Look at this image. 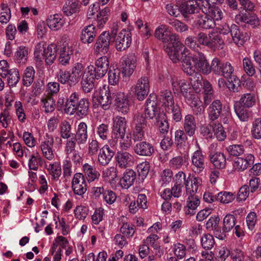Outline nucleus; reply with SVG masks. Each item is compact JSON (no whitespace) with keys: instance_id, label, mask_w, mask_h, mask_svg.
Returning a JSON list of instances; mask_svg holds the SVG:
<instances>
[{"instance_id":"nucleus-1","label":"nucleus","mask_w":261,"mask_h":261,"mask_svg":"<svg viewBox=\"0 0 261 261\" xmlns=\"http://www.w3.org/2000/svg\"><path fill=\"white\" fill-rule=\"evenodd\" d=\"M64 110L68 114L75 113L77 116L83 118L89 112V102L87 98H81L79 93L74 92L67 99Z\"/></svg>"},{"instance_id":"nucleus-2","label":"nucleus","mask_w":261,"mask_h":261,"mask_svg":"<svg viewBox=\"0 0 261 261\" xmlns=\"http://www.w3.org/2000/svg\"><path fill=\"white\" fill-rule=\"evenodd\" d=\"M166 51L173 62H182V68L184 72H191V67H193L191 63L192 56L189 55V50L183 44L175 47H167Z\"/></svg>"},{"instance_id":"nucleus-3","label":"nucleus","mask_w":261,"mask_h":261,"mask_svg":"<svg viewBox=\"0 0 261 261\" xmlns=\"http://www.w3.org/2000/svg\"><path fill=\"white\" fill-rule=\"evenodd\" d=\"M177 4L179 5L180 13L186 21H193L199 12H202V5L195 0H178Z\"/></svg>"},{"instance_id":"nucleus-4","label":"nucleus","mask_w":261,"mask_h":261,"mask_svg":"<svg viewBox=\"0 0 261 261\" xmlns=\"http://www.w3.org/2000/svg\"><path fill=\"white\" fill-rule=\"evenodd\" d=\"M109 68V61L106 56L98 58L95 63V65H90L87 69L89 72L94 74V77L98 80L102 77Z\"/></svg>"},{"instance_id":"nucleus-5","label":"nucleus","mask_w":261,"mask_h":261,"mask_svg":"<svg viewBox=\"0 0 261 261\" xmlns=\"http://www.w3.org/2000/svg\"><path fill=\"white\" fill-rule=\"evenodd\" d=\"M111 35L108 32H102L97 38L94 50L96 54H106L109 50Z\"/></svg>"},{"instance_id":"nucleus-6","label":"nucleus","mask_w":261,"mask_h":261,"mask_svg":"<svg viewBox=\"0 0 261 261\" xmlns=\"http://www.w3.org/2000/svg\"><path fill=\"white\" fill-rule=\"evenodd\" d=\"M235 21L238 24L245 23L252 28L259 25V21L257 16L254 13L247 11L244 12L241 11L237 14Z\"/></svg>"},{"instance_id":"nucleus-7","label":"nucleus","mask_w":261,"mask_h":261,"mask_svg":"<svg viewBox=\"0 0 261 261\" xmlns=\"http://www.w3.org/2000/svg\"><path fill=\"white\" fill-rule=\"evenodd\" d=\"M131 40V33L125 30H122L114 37L116 49L119 51L125 50L130 46Z\"/></svg>"},{"instance_id":"nucleus-8","label":"nucleus","mask_w":261,"mask_h":261,"mask_svg":"<svg viewBox=\"0 0 261 261\" xmlns=\"http://www.w3.org/2000/svg\"><path fill=\"white\" fill-rule=\"evenodd\" d=\"M114 105L119 112L125 114L129 110L130 101L127 95L123 92L113 93Z\"/></svg>"},{"instance_id":"nucleus-9","label":"nucleus","mask_w":261,"mask_h":261,"mask_svg":"<svg viewBox=\"0 0 261 261\" xmlns=\"http://www.w3.org/2000/svg\"><path fill=\"white\" fill-rule=\"evenodd\" d=\"M149 83L148 77L142 76L137 81L135 87V94L139 100H144L149 92Z\"/></svg>"},{"instance_id":"nucleus-10","label":"nucleus","mask_w":261,"mask_h":261,"mask_svg":"<svg viewBox=\"0 0 261 261\" xmlns=\"http://www.w3.org/2000/svg\"><path fill=\"white\" fill-rule=\"evenodd\" d=\"M72 188L75 194L83 196L87 190V183L83 174L76 173L72 181Z\"/></svg>"},{"instance_id":"nucleus-11","label":"nucleus","mask_w":261,"mask_h":261,"mask_svg":"<svg viewBox=\"0 0 261 261\" xmlns=\"http://www.w3.org/2000/svg\"><path fill=\"white\" fill-rule=\"evenodd\" d=\"M191 60L194 62L195 68L204 74L210 73V65L203 54L197 53L192 56Z\"/></svg>"},{"instance_id":"nucleus-12","label":"nucleus","mask_w":261,"mask_h":261,"mask_svg":"<svg viewBox=\"0 0 261 261\" xmlns=\"http://www.w3.org/2000/svg\"><path fill=\"white\" fill-rule=\"evenodd\" d=\"M192 170L196 174L202 173L205 168V163L204 155L200 150L195 151L191 158Z\"/></svg>"},{"instance_id":"nucleus-13","label":"nucleus","mask_w":261,"mask_h":261,"mask_svg":"<svg viewBox=\"0 0 261 261\" xmlns=\"http://www.w3.org/2000/svg\"><path fill=\"white\" fill-rule=\"evenodd\" d=\"M230 35L231 38L228 40V42L232 40L238 46L243 45L247 39V33L235 24L231 25Z\"/></svg>"},{"instance_id":"nucleus-14","label":"nucleus","mask_w":261,"mask_h":261,"mask_svg":"<svg viewBox=\"0 0 261 261\" xmlns=\"http://www.w3.org/2000/svg\"><path fill=\"white\" fill-rule=\"evenodd\" d=\"M115 154V151L108 145H104L99 149L98 155V162L101 166L107 165Z\"/></svg>"},{"instance_id":"nucleus-15","label":"nucleus","mask_w":261,"mask_h":261,"mask_svg":"<svg viewBox=\"0 0 261 261\" xmlns=\"http://www.w3.org/2000/svg\"><path fill=\"white\" fill-rule=\"evenodd\" d=\"M134 150L137 155L144 156H150L154 152L153 145L146 141L137 143L134 147Z\"/></svg>"},{"instance_id":"nucleus-16","label":"nucleus","mask_w":261,"mask_h":261,"mask_svg":"<svg viewBox=\"0 0 261 261\" xmlns=\"http://www.w3.org/2000/svg\"><path fill=\"white\" fill-rule=\"evenodd\" d=\"M197 15L193 21L199 28L204 29H210L215 27V21L207 13L200 12Z\"/></svg>"},{"instance_id":"nucleus-17","label":"nucleus","mask_w":261,"mask_h":261,"mask_svg":"<svg viewBox=\"0 0 261 261\" xmlns=\"http://www.w3.org/2000/svg\"><path fill=\"white\" fill-rule=\"evenodd\" d=\"M136 67V58L134 55H130L122 59L120 68L122 73L125 76H129L134 71Z\"/></svg>"},{"instance_id":"nucleus-18","label":"nucleus","mask_w":261,"mask_h":261,"mask_svg":"<svg viewBox=\"0 0 261 261\" xmlns=\"http://www.w3.org/2000/svg\"><path fill=\"white\" fill-rule=\"evenodd\" d=\"M127 121L125 118L122 117H116L114 120L112 129V134L114 138L120 137L126 134Z\"/></svg>"},{"instance_id":"nucleus-19","label":"nucleus","mask_w":261,"mask_h":261,"mask_svg":"<svg viewBox=\"0 0 261 261\" xmlns=\"http://www.w3.org/2000/svg\"><path fill=\"white\" fill-rule=\"evenodd\" d=\"M191 72H185L188 75L191 76L190 80L192 86V88L195 93H199L201 91V89L203 86L202 76L198 72L195 71L194 67H191Z\"/></svg>"},{"instance_id":"nucleus-20","label":"nucleus","mask_w":261,"mask_h":261,"mask_svg":"<svg viewBox=\"0 0 261 261\" xmlns=\"http://www.w3.org/2000/svg\"><path fill=\"white\" fill-rule=\"evenodd\" d=\"M202 4L203 6L202 12L207 13L208 15H210L209 16L214 20H218L222 18L223 13L218 7L211 6L208 1L202 2Z\"/></svg>"},{"instance_id":"nucleus-21","label":"nucleus","mask_w":261,"mask_h":261,"mask_svg":"<svg viewBox=\"0 0 261 261\" xmlns=\"http://www.w3.org/2000/svg\"><path fill=\"white\" fill-rule=\"evenodd\" d=\"M54 143L53 137L46 135L45 140L40 145L43 155L48 160H51L54 158V154L53 151Z\"/></svg>"},{"instance_id":"nucleus-22","label":"nucleus","mask_w":261,"mask_h":261,"mask_svg":"<svg viewBox=\"0 0 261 261\" xmlns=\"http://www.w3.org/2000/svg\"><path fill=\"white\" fill-rule=\"evenodd\" d=\"M134 157L128 152L118 151L116 155V163L121 168H126L133 163Z\"/></svg>"},{"instance_id":"nucleus-23","label":"nucleus","mask_w":261,"mask_h":261,"mask_svg":"<svg viewBox=\"0 0 261 261\" xmlns=\"http://www.w3.org/2000/svg\"><path fill=\"white\" fill-rule=\"evenodd\" d=\"M96 35L94 25L90 24L84 28L81 35V40L84 44H89L93 42Z\"/></svg>"},{"instance_id":"nucleus-24","label":"nucleus","mask_w":261,"mask_h":261,"mask_svg":"<svg viewBox=\"0 0 261 261\" xmlns=\"http://www.w3.org/2000/svg\"><path fill=\"white\" fill-rule=\"evenodd\" d=\"M254 160V156L251 154H248L245 158H237L234 162L233 167L238 171H244L249 165L253 164Z\"/></svg>"},{"instance_id":"nucleus-25","label":"nucleus","mask_w":261,"mask_h":261,"mask_svg":"<svg viewBox=\"0 0 261 261\" xmlns=\"http://www.w3.org/2000/svg\"><path fill=\"white\" fill-rule=\"evenodd\" d=\"M77 144H85L88 139L87 125L85 122H81L74 135Z\"/></svg>"},{"instance_id":"nucleus-26","label":"nucleus","mask_w":261,"mask_h":261,"mask_svg":"<svg viewBox=\"0 0 261 261\" xmlns=\"http://www.w3.org/2000/svg\"><path fill=\"white\" fill-rule=\"evenodd\" d=\"M112 98H113V93L108 89L101 90L100 95L97 99L103 109L108 110L112 103Z\"/></svg>"},{"instance_id":"nucleus-27","label":"nucleus","mask_w":261,"mask_h":261,"mask_svg":"<svg viewBox=\"0 0 261 261\" xmlns=\"http://www.w3.org/2000/svg\"><path fill=\"white\" fill-rule=\"evenodd\" d=\"M96 78L94 77V74L89 72L85 73L83 75L81 85L83 91L86 93L90 92L94 87V81Z\"/></svg>"},{"instance_id":"nucleus-28","label":"nucleus","mask_w":261,"mask_h":261,"mask_svg":"<svg viewBox=\"0 0 261 261\" xmlns=\"http://www.w3.org/2000/svg\"><path fill=\"white\" fill-rule=\"evenodd\" d=\"M136 178V172L132 169L127 170L120 179V184L123 188L127 189L133 185Z\"/></svg>"},{"instance_id":"nucleus-29","label":"nucleus","mask_w":261,"mask_h":261,"mask_svg":"<svg viewBox=\"0 0 261 261\" xmlns=\"http://www.w3.org/2000/svg\"><path fill=\"white\" fill-rule=\"evenodd\" d=\"M222 110V105L219 100H214L209 107L208 117L212 121L217 119Z\"/></svg>"},{"instance_id":"nucleus-30","label":"nucleus","mask_w":261,"mask_h":261,"mask_svg":"<svg viewBox=\"0 0 261 261\" xmlns=\"http://www.w3.org/2000/svg\"><path fill=\"white\" fill-rule=\"evenodd\" d=\"M201 183L202 180L199 177L190 179V177H189L186 182L187 194L196 195L198 187L201 185Z\"/></svg>"},{"instance_id":"nucleus-31","label":"nucleus","mask_w":261,"mask_h":261,"mask_svg":"<svg viewBox=\"0 0 261 261\" xmlns=\"http://www.w3.org/2000/svg\"><path fill=\"white\" fill-rule=\"evenodd\" d=\"M196 128V122L193 115H187L184 120V129L187 135L192 136L195 134Z\"/></svg>"},{"instance_id":"nucleus-32","label":"nucleus","mask_w":261,"mask_h":261,"mask_svg":"<svg viewBox=\"0 0 261 261\" xmlns=\"http://www.w3.org/2000/svg\"><path fill=\"white\" fill-rule=\"evenodd\" d=\"M209 158L216 168L223 169L226 165V158L221 152H211Z\"/></svg>"},{"instance_id":"nucleus-33","label":"nucleus","mask_w":261,"mask_h":261,"mask_svg":"<svg viewBox=\"0 0 261 261\" xmlns=\"http://www.w3.org/2000/svg\"><path fill=\"white\" fill-rule=\"evenodd\" d=\"M46 22L48 27L54 31L60 29L64 23L61 15L58 14L50 15L47 19Z\"/></svg>"},{"instance_id":"nucleus-34","label":"nucleus","mask_w":261,"mask_h":261,"mask_svg":"<svg viewBox=\"0 0 261 261\" xmlns=\"http://www.w3.org/2000/svg\"><path fill=\"white\" fill-rule=\"evenodd\" d=\"M182 187L183 185L175 183L171 189H166L164 190L162 195L163 197L165 200L171 199L172 196L176 198L179 197L182 192L181 188Z\"/></svg>"},{"instance_id":"nucleus-35","label":"nucleus","mask_w":261,"mask_h":261,"mask_svg":"<svg viewBox=\"0 0 261 261\" xmlns=\"http://www.w3.org/2000/svg\"><path fill=\"white\" fill-rule=\"evenodd\" d=\"M235 112L239 119L243 121H248L251 116V112L241 102H236L234 106Z\"/></svg>"},{"instance_id":"nucleus-36","label":"nucleus","mask_w":261,"mask_h":261,"mask_svg":"<svg viewBox=\"0 0 261 261\" xmlns=\"http://www.w3.org/2000/svg\"><path fill=\"white\" fill-rule=\"evenodd\" d=\"M210 47H220L222 48L224 45V39L221 34L217 32H210Z\"/></svg>"},{"instance_id":"nucleus-37","label":"nucleus","mask_w":261,"mask_h":261,"mask_svg":"<svg viewBox=\"0 0 261 261\" xmlns=\"http://www.w3.org/2000/svg\"><path fill=\"white\" fill-rule=\"evenodd\" d=\"M5 77L8 75V84L10 87L16 86L20 80V76L18 71L16 69H13L7 71L4 73Z\"/></svg>"},{"instance_id":"nucleus-38","label":"nucleus","mask_w":261,"mask_h":261,"mask_svg":"<svg viewBox=\"0 0 261 261\" xmlns=\"http://www.w3.org/2000/svg\"><path fill=\"white\" fill-rule=\"evenodd\" d=\"M56 45L54 44L49 45L45 49L44 59L47 65L53 64L56 58Z\"/></svg>"},{"instance_id":"nucleus-39","label":"nucleus","mask_w":261,"mask_h":261,"mask_svg":"<svg viewBox=\"0 0 261 261\" xmlns=\"http://www.w3.org/2000/svg\"><path fill=\"white\" fill-rule=\"evenodd\" d=\"M35 70L32 66L28 67L24 71L22 77V84L25 87H29L34 79Z\"/></svg>"},{"instance_id":"nucleus-40","label":"nucleus","mask_w":261,"mask_h":261,"mask_svg":"<svg viewBox=\"0 0 261 261\" xmlns=\"http://www.w3.org/2000/svg\"><path fill=\"white\" fill-rule=\"evenodd\" d=\"M84 170L86 178L89 182L94 181L100 176L99 173L96 169L88 164L84 165Z\"/></svg>"},{"instance_id":"nucleus-41","label":"nucleus","mask_w":261,"mask_h":261,"mask_svg":"<svg viewBox=\"0 0 261 261\" xmlns=\"http://www.w3.org/2000/svg\"><path fill=\"white\" fill-rule=\"evenodd\" d=\"M170 35V32L166 25H161L155 30L154 33L155 37L161 40L164 43H168V37Z\"/></svg>"},{"instance_id":"nucleus-42","label":"nucleus","mask_w":261,"mask_h":261,"mask_svg":"<svg viewBox=\"0 0 261 261\" xmlns=\"http://www.w3.org/2000/svg\"><path fill=\"white\" fill-rule=\"evenodd\" d=\"M159 126L160 132L162 134H167L169 129V125L165 113H162L156 120Z\"/></svg>"},{"instance_id":"nucleus-43","label":"nucleus","mask_w":261,"mask_h":261,"mask_svg":"<svg viewBox=\"0 0 261 261\" xmlns=\"http://www.w3.org/2000/svg\"><path fill=\"white\" fill-rule=\"evenodd\" d=\"M222 67V72L220 75H222L228 79H233L234 81H236V76L233 75V68L230 63L227 62L223 63Z\"/></svg>"},{"instance_id":"nucleus-44","label":"nucleus","mask_w":261,"mask_h":261,"mask_svg":"<svg viewBox=\"0 0 261 261\" xmlns=\"http://www.w3.org/2000/svg\"><path fill=\"white\" fill-rule=\"evenodd\" d=\"M58 81L62 84H67L70 87L75 85V83H71V75L69 71L60 69L57 74Z\"/></svg>"},{"instance_id":"nucleus-45","label":"nucleus","mask_w":261,"mask_h":261,"mask_svg":"<svg viewBox=\"0 0 261 261\" xmlns=\"http://www.w3.org/2000/svg\"><path fill=\"white\" fill-rule=\"evenodd\" d=\"M237 102H241L243 106L248 108L252 107L256 102L255 96L253 93L244 94L239 101Z\"/></svg>"},{"instance_id":"nucleus-46","label":"nucleus","mask_w":261,"mask_h":261,"mask_svg":"<svg viewBox=\"0 0 261 261\" xmlns=\"http://www.w3.org/2000/svg\"><path fill=\"white\" fill-rule=\"evenodd\" d=\"M28 51L27 48L23 46H20L15 53V60L19 63H24L28 58Z\"/></svg>"},{"instance_id":"nucleus-47","label":"nucleus","mask_w":261,"mask_h":261,"mask_svg":"<svg viewBox=\"0 0 261 261\" xmlns=\"http://www.w3.org/2000/svg\"><path fill=\"white\" fill-rule=\"evenodd\" d=\"M83 70V66L81 63H77L73 67L72 69L71 75V83L77 84L80 79Z\"/></svg>"},{"instance_id":"nucleus-48","label":"nucleus","mask_w":261,"mask_h":261,"mask_svg":"<svg viewBox=\"0 0 261 261\" xmlns=\"http://www.w3.org/2000/svg\"><path fill=\"white\" fill-rule=\"evenodd\" d=\"M0 10V22L3 23H7L11 18L10 9L5 4H2Z\"/></svg>"},{"instance_id":"nucleus-49","label":"nucleus","mask_w":261,"mask_h":261,"mask_svg":"<svg viewBox=\"0 0 261 261\" xmlns=\"http://www.w3.org/2000/svg\"><path fill=\"white\" fill-rule=\"evenodd\" d=\"M162 113L164 112H161L160 108L148 107L144 109L145 116L147 119H152L154 118L156 120Z\"/></svg>"},{"instance_id":"nucleus-50","label":"nucleus","mask_w":261,"mask_h":261,"mask_svg":"<svg viewBox=\"0 0 261 261\" xmlns=\"http://www.w3.org/2000/svg\"><path fill=\"white\" fill-rule=\"evenodd\" d=\"M169 24L173 27L175 30L178 32L182 33L189 30V27L187 24L177 19H169Z\"/></svg>"},{"instance_id":"nucleus-51","label":"nucleus","mask_w":261,"mask_h":261,"mask_svg":"<svg viewBox=\"0 0 261 261\" xmlns=\"http://www.w3.org/2000/svg\"><path fill=\"white\" fill-rule=\"evenodd\" d=\"M146 117L143 114L137 113L133 118V123L135 127L144 129L147 126Z\"/></svg>"},{"instance_id":"nucleus-52","label":"nucleus","mask_w":261,"mask_h":261,"mask_svg":"<svg viewBox=\"0 0 261 261\" xmlns=\"http://www.w3.org/2000/svg\"><path fill=\"white\" fill-rule=\"evenodd\" d=\"M149 169L150 166L148 162H142L137 166L138 174L142 181H143L148 175Z\"/></svg>"},{"instance_id":"nucleus-53","label":"nucleus","mask_w":261,"mask_h":261,"mask_svg":"<svg viewBox=\"0 0 261 261\" xmlns=\"http://www.w3.org/2000/svg\"><path fill=\"white\" fill-rule=\"evenodd\" d=\"M216 200L223 203H228L234 199V196L231 192H221L216 195Z\"/></svg>"},{"instance_id":"nucleus-54","label":"nucleus","mask_w":261,"mask_h":261,"mask_svg":"<svg viewBox=\"0 0 261 261\" xmlns=\"http://www.w3.org/2000/svg\"><path fill=\"white\" fill-rule=\"evenodd\" d=\"M61 137L63 139H69L71 135V127L69 122L64 120L60 125Z\"/></svg>"},{"instance_id":"nucleus-55","label":"nucleus","mask_w":261,"mask_h":261,"mask_svg":"<svg viewBox=\"0 0 261 261\" xmlns=\"http://www.w3.org/2000/svg\"><path fill=\"white\" fill-rule=\"evenodd\" d=\"M202 247L205 250H210L215 244L213 236L209 233L205 234L201 239Z\"/></svg>"},{"instance_id":"nucleus-56","label":"nucleus","mask_w":261,"mask_h":261,"mask_svg":"<svg viewBox=\"0 0 261 261\" xmlns=\"http://www.w3.org/2000/svg\"><path fill=\"white\" fill-rule=\"evenodd\" d=\"M43 42L39 43L35 47L34 51V56L38 61L41 62L44 59L46 47Z\"/></svg>"},{"instance_id":"nucleus-57","label":"nucleus","mask_w":261,"mask_h":261,"mask_svg":"<svg viewBox=\"0 0 261 261\" xmlns=\"http://www.w3.org/2000/svg\"><path fill=\"white\" fill-rule=\"evenodd\" d=\"M236 218L233 215L228 214L223 219V228H239L240 225H236Z\"/></svg>"},{"instance_id":"nucleus-58","label":"nucleus","mask_w":261,"mask_h":261,"mask_svg":"<svg viewBox=\"0 0 261 261\" xmlns=\"http://www.w3.org/2000/svg\"><path fill=\"white\" fill-rule=\"evenodd\" d=\"M115 139L119 140L120 146L121 149L126 150L132 145V137L129 135H123L120 137H116Z\"/></svg>"},{"instance_id":"nucleus-59","label":"nucleus","mask_w":261,"mask_h":261,"mask_svg":"<svg viewBox=\"0 0 261 261\" xmlns=\"http://www.w3.org/2000/svg\"><path fill=\"white\" fill-rule=\"evenodd\" d=\"M213 134L217 139L220 141L224 140L226 134L222 125L220 123L214 124Z\"/></svg>"},{"instance_id":"nucleus-60","label":"nucleus","mask_w":261,"mask_h":261,"mask_svg":"<svg viewBox=\"0 0 261 261\" xmlns=\"http://www.w3.org/2000/svg\"><path fill=\"white\" fill-rule=\"evenodd\" d=\"M251 133L255 139L261 138V118L256 119L253 122Z\"/></svg>"},{"instance_id":"nucleus-61","label":"nucleus","mask_w":261,"mask_h":261,"mask_svg":"<svg viewBox=\"0 0 261 261\" xmlns=\"http://www.w3.org/2000/svg\"><path fill=\"white\" fill-rule=\"evenodd\" d=\"M187 162L186 156H177L173 158L170 161V165L175 169H180Z\"/></svg>"},{"instance_id":"nucleus-62","label":"nucleus","mask_w":261,"mask_h":261,"mask_svg":"<svg viewBox=\"0 0 261 261\" xmlns=\"http://www.w3.org/2000/svg\"><path fill=\"white\" fill-rule=\"evenodd\" d=\"M187 134L182 130H177L175 133V142L178 147H181L183 143L187 140Z\"/></svg>"},{"instance_id":"nucleus-63","label":"nucleus","mask_w":261,"mask_h":261,"mask_svg":"<svg viewBox=\"0 0 261 261\" xmlns=\"http://www.w3.org/2000/svg\"><path fill=\"white\" fill-rule=\"evenodd\" d=\"M243 65L245 71L249 76H253L255 74V70L250 59L245 58L243 60Z\"/></svg>"},{"instance_id":"nucleus-64","label":"nucleus","mask_w":261,"mask_h":261,"mask_svg":"<svg viewBox=\"0 0 261 261\" xmlns=\"http://www.w3.org/2000/svg\"><path fill=\"white\" fill-rule=\"evenodd\" d=\"M161 96L163 97V100L166 106H167L169 110L170 109L169 106L174 104L173 96L172 92L170 91L165 90L161 93Z\"/></svg>"}]
</instances>
